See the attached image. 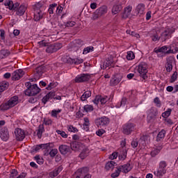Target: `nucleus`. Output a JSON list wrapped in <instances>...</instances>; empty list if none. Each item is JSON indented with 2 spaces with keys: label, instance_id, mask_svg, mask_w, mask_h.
<instances>
[{
  "label": "nucleus",
  "instance_id": "obj_12",
  "mask_svg": "<svg viewBox=\"0 0 178 178\" xmlns=\"http://www.w3.org/2000/svg\"><path fill=\"white\" fill-rule=\"evenodd\" d=\"M90 75L88 74H81L77 75L75 79V83H85L86 81H88L90 80Z\"/></svg>",
  "mask_w": 178,
  "mask_h": 178
},
{
  "label": "nucleus",
  "instance_id": "obj_23",
  "mask_svg": "<svg viewBox=\"0 0 178 178\" xmlns=\"http://www.w3.org/2000/svg\"><path fill=\"white\" fill-rule=\"evenodd\" d=\"M88 155H90V149L88 147H85L81 150L79 158H81V159H86Z\"/></svg>",
  "mask_w": 178,
  "mask_h": 178
},
{
  "label": "nucleus",
  "instance_id": "obj_27",
  "mask_svg": "<svg viewBox=\"0 0 178 178\" xmlns=\"http://www.w3.org/2000/svg\"><path fill=\"white\" fill-rule=\"evenodd\" d=\"M44 131H45L44 124H40L37 130V136L38 138H41L42 137V133H44Z\"/></svg>",
  "mask_w": 178,
  "mask_h": 178
},
{
  "label": "nucleus",
  "instance_id": "obj_56",
  "mask_svg": "<svg viewBox=\"0 0 178 178\" xmlns=\"http://www.w3.org/2000/svg\"><path fill=\"white\" fill-rule=\"evenodd\" d=\"M43 124L46 126H49L50 124H52V120L50 118H44Z\"/></svg>",
  "mask_w": 178,
  "mask_h": 178
},
{
  "label": "nucleus",
  "instance_id": "obj_28",
  "mask_svg": "<svg viewBox=\"0 0 178 178\" xmlns=\"http://www.w3.org/2000/svg\"><path fill=\"white\" fill-rule=\"evenodd\" d=\"M168 49L169 47H168V46H163L158 49L155 48L154 49V52H155L156 54H159V52H162L163 54H165V52H166Z\"/></svg>",
  "mask_w": 178,
  "mask_h": 178
},
{
  "label": "nucleus",
  "instance_id": "obj_40",
  "mask_svg": "<svg viewBox=\"0 0 178 178\" xmlns=\"http://www.w3.org/2000/svg\"><path fill=\"white\" fill-rule=\"evenodd\" d=\"M62 112V110L58 109V110H53L51 112V115L52 118H56V119H58V115Z\"/></svg>",
  "mask_w": 178,
  "mask_h": 178
},
{
  "label": "nucleus",
  "instance_id": "obj_31",
  "mask_svg": "<svg viewBox=\"0 0 178 178\" xmlns=\"http://www.w3.org/2000/svg\"><path fill=\"white\" fill-rule=\"evenodd\" d=\"M122 10V6L120 5H114L112 8V14L113 15H118L119 12Z\"/></svg>",
  "mask_w": 178,
  "mask_h": 178
},
{
  "label": "nucleus",
  "instance_id": "obj_4",
  "mask_svg": "<svg viewBox=\"0 0 178 178\" xmlns=\"http://www.w3.org/2000/svg\"><path fill=\"white\" fill-rule=\"evenodd\" d=\"M106 13H108V7H106V6H102L95 11L92 16V20H97L99 19L101 16L106 15Z\"/></svg>",
  "mask_w": 178,
  "mask_h": 178
},
{
  "label": "nucleus",
  "instance_id": "obj_20",
  "mask_svg": "<svg viewBox=\"0 0 178 178\" xmlns=\"http://www.w3.org/2000/svg\"><path fill=\"white\" fill-rule=\"evenodd\" d=\"M62 170H63V167H62V165H60L56 168L53 171L50 172L49 173V176L51 178L56 177V176H58V175H59V173H60Z\"/></svg>",
  "mask_w": 178,
  "mask_h": 178
},
{
  "label": "nucleus",
  "instance_id": "obj_21",
  "mask_svg": "<svg viewBox=\"0 0 178 178\" xmlns=\"http://www.w3.org/2000/svg\"><path fill=\"white\" fill-rule=\"evenodd\" d=\"M118 169L122 172V173H129L133 168L130 165V163H127L123 165H119Z\"/></svg>",
  "mask_w": 178,
  "mask_h": 178
},
{
  "label": "nucleus",
  "instance_id": "obj_18",
  "mask_svg": "<svg viewBox=\"0 0 178 178\" xmlns=\"http://www.w3.org/2000/svg\"><path fill=\"white\" fill-rule=\"evenodd\" d=\"M44 17V13L42 10H40V9H35L34 10V17L33 19L35 22H40L41 19Z\"/></svg>",
  "mask_w": 178,
  "mask_h": 178
},
{
  "label": "nucleus",
  "instance_id": "obj_22",
  "mask_svg": "<svg viewBox=\"0 0 178 178\" xmlns=\"http://www.w3.org/2000/svg\"><path fill=\"white\" fill-rule=\"evenodd\" d=\"M55 97V92L51 91L49 93H47L42 99V102L43 104H47L50 99H52Z\"/></svg>",
  "mask_w": 178,
  "mask_h": 178
},
{
  "label": "nucleus",
  "instance_id": "obj_64",
  "mask_svg": "<svg viewBox=\"0 0 178 178\" xmlns=\"http://www.w3.org/2000/svg\"><path fill=\"white\" fill-rule=\"evenodd\" d=\"M105 133V130L104 129H99L98 131H96L97 136H99V137H101L102 134Z\"/></svg>",
  "mask_w": 178,
  "mask_h": 178
},
{
  "label": "nucleus",
  "instance_id": "obj_16",
  "mask_svg": "<svg viewBox=\"0 0 178 178\" xmlns=\"http://www.w3.org/2000/svg\"><path fill=\"white\" fill-rule=\"evenodd\" d=\"M108 101H109V97H108L107 96H97L93 100V102L94 104H96V105H98L99 102H101L102 105H105V103L108 102Z\"/></svg>",
  "mask_w": 178,
  "mask_h": 178
},
{
  "label": "nucleus",
  "instance_id": "obj_61",
  "mask_svg": "<svg viewBox=\"0 0 178 178\" xmlns=\"http://www.w3.org/2000/svg\"><path fill=\"white\" fill-rule=\"evenodd\" d=\"M17 177V170H13L10 174V178H16Z\"/></svg>",
  "mask_w": 178,
  "mask_h": 178
},
{
  "label": "nucleus",
  "instance_id": "obj_42",
  "mask_svg": "<svg viewBox=\"0 0 178 178\" xmlns=\"http://www.w3.org/2000/svg\"><path fill=\"white\" fill-rule=\"evenodd\" d=\"M58 6L57 3H52L50 4L49 8V15H54V10H55V8Z\"/></svg>",
  "mask_w": 178,
  "mask_h": 178
},
{
  "label": "nucleus",
  "instance_id": "obj_44",
  "mask_svg": "<svg viewBox=\"0 0 178 178\" xmlns=\"http://www.w3.org/2000/svg\"><path fill=\"white\" fill-rule=\"evenodd\" d=\"M44 5H45V2H44V1H39L35 4L34 10L41 9V8H42Z\"/></svg>",
  "mask_w": 178,
  "mask_h": 178
},
{
  "label": "nucleus",
  "instance_id": "obj_29",
  "mask_svg": "<svg viewBox=\"0 0 178 178\" xmlns=\"http://www.w3.org/2000/svg\"><path fill=\"white\" fill-rule=\"evenodd\" d=\"M90 171V169L88 167H83L77 170L76 172L79 174V177L83 175L87 174Z\"/></svg>",
  "mask_w": 178,
  "mask_h": 178
},
{
  "label": "nucleus",
  "instance_id": "obj_11",
  "mask_svg": "<svg viewBox=\"0 0 178 178\" xmlns=\"http://www.w3.org/2000/svg\"><path fill=\"white\" fill-rule=\"evenodd\" d=\"M95 123L97 127H102V126H106L109 124V118L106 117H102L95 120Z\"/></svg>",
  "mask_w": 178,
  "mask_h": 178
},
{
  "label": "nucleus",
  "instance_id": "obj_14",
  "mask_svg": "<svg viewBox=\"0 0 178 178\" xmlns=\"http://www.w3.org/2000/svg\"><path fill=\"white\" fill-rule=\"evenodd\" d=\"M83 44L84 43L81 41V40H75L71 42V48L73 51H79V49L81 48Z\"/></svg>",
  "mask_w": 178,
  "mask_h": 178
},
{
  "label": "nucleus",
  "instance_id": "obj_6",
  "mask_svg": "<svg viewBox=\"0 0 178 178\" xmlns=\"http://www.w3.org/2000/svg\"><path fill=\"white\" fill-rule=\"evenodd\" d=\"M46 49V52L47 54H54V52H56V51H59L60 48H62V44L61 43H55L52 44H49V43L47 44Z\"/></svg>",
  "mask_w": 178,
  "mask_h": 178
},
{
  "label": "nucleus",
  "instance_id": "obj_32",
  "mask_svg": "<svg viewBox=\"0 0 178 178\" xmlns=\"http://www.w3.org/2000/svg\"><path fill=\"white\" fill-rule=\"evenodd\" d=\"M9 87V83L6 81L0 82V92H3Z\"/></svg>",
  "mask_w": 178,
  "mask_h": 178
},
{
  "label": "nucleus",
  "instance_id": "obj_47",
  "mask_svg": "<svg viewBox=\"0 0 178 178\" xmlns=\"http://www.w3.org/2000/svg\"><path fill=\"white\" fill-rule=\"evenodd\" d=\"M121 172L122 171L120 170L119 167H117L115 172L111 174V177H113V178L119 177Z\"/></svg>",
  "mask_w": 178,
  "mask_h": 178
},
{
  "label": "nucleus",
  "instance_id": "obj_34",
  "mask_svg": "<svg viewBox=\"0 0 178 178\" xmlns=\"http://www.w3.org/2000/svg\"><path fill=\"white\" fill-rule=\"evenodd\" d=\"M132 9L133 7L131 6H128L127 8H125L124 11V16L126 17H129V16L131 15Z\"/></svg>",
  "mask_w": 178,
  "mask_h": 178
},
{
  "label": "nucleus",
  "instance_id": "obj_8",
  "mask_svg": "<svg viewBox=\"0 0 178 178\" xmlns=\"http://www.w3.org/2000/svg\"><path fill=\"white\" fill-rule=\"evenodd\" d=\"M14 134L17 141H23L26 138V133L24 130L20 128H16L14 131Z\"/></svg>",
  "mask_w": 178,
  "mask_h": 178
},
{
  "label": "nucleus",
  "instance_id": "obj_25",
  "mask_svg": "<svg viewBox=\"0 0 178 178\" xmlns=\"http://www.w3.org/2000/svg\"><path fill=\"white\" fill-rule=\"evenodd\" d=\"M5 6H8V9L10 10H16V7L17 6H19V3H15V4L13 3V1H6L5 3H4Z\"/></svg>",
  "mask_w": 178,
  "mask_h": 178
},
{
  "label": "nucleus",
  "instance_id": "obj_58",
  "mask_svg": "<svg viewBox=\"0 0 178 178\" xmlns=\"http://www.w3.org/2000/svg\"><path fill=\"white\" fill-rule=\"evenodd\" d=\"M164 123L166 126H172L173 121L170 118H164Z\"/></svg>",
  "mask_w": 178,
  "mask_h": 178
},
{
  "label": "nucleus",
  "instance_id": "obj_26",
  "mask_svg": "<svg viewBox=\"0 0 178 178\" xmlns=\"http://www.w3.org/2000/svg\"><path fill=\"white\" fill-rule=\"evenodd\" d=\"M150 38H152V40L154 42L159 41L161 40V38L158 35V33L156 31H152L150 33Z\"/></svg>",
  "mask_w": 178,
  "mask_h": 178
},
{
  "label": "nucleus",
  "instance_id": "obj_49",
  "mask_svg": "<svg viewBox=\"0 0 178 178\" xmlns=\"http://www.w3.org/2000/svg\"><path fill=\"white\" fill-rule=\"evenodd\" d=\"M49 155H50L51 158H55L58 154L57 149H52L49 153H47Z\"/></svg>",
  "mask_w": 178,
  "mask_h": 178
},
{
  "label": "nucleus",
  "instance_id": "obj_52",
  "mask_svg": "<svg viewBox=\"0 0 178 178\" xmlns=\"http://www.w3.org/2000/svg\"><path fill=\"white\" fill-rule=\"evenodd\" d=\"M39 48H42L44 47H47L48 42L45 41L44 40L40 41L38 42Z\"/></svg>",
  "mask_w": 178,
  "mask_h": 178
},
{
  "label": "nucleus",
  "instance_id": "obj_36",
  "mask_svg": "<svg viewBox=\"0 0 178 178\" xmlns=\"http://www.w3.org/2000/svg\"><path fill=\"white\" fill-rule=\"evenodd\" d=\"M91 97V91L88 90L86 91L81 97V101H86L88 98H90Z\"/></svg>",
  "mask_w": 178,
  "mask_h": 178
},
{
  "label": "nucleus",
  "instance_id": "obj_30",
  "mask_svg": "<svg viewBox=\"0 0 178 178\" xmlns=\"http://www.w3.org/2000/svg\"><path fill=\"white\" fill-rule=\"evenodd\" d=\"M44 69L45 67L44 66H40L38 67L35 70V73H36V74L40 77V76H42V73H44Z\"/></svg>",
  "mask_w": 178,
  "mask_h": 178
},
{
  "label": "nucleus",
  "instance_id": "obj_41",
  "mask_svg": "<svg viewBox=\"0 0 178 178\" xmlns=\"http://www.w3.org/2000/svg\"><path fill=\"white\" fill-rule=\"evenodd\" d=\"M118 158L120 161H124V159H126V158H127V150L124 149L123 152H122L119 155Z\"/></svg>",
  "mask_w": 178,
  "mask_h": 178
},
{
  "label": "nucleus",
  "instance_id": "obj_39",
  "mask_svg": "<svg viewBox=\"0 0 178 178\" xmlns=\"http://www.w3.org/2000/svg\"><path fill=\"white\" fill-rule=\"evenodd\" d=\"M71 151H79L80 145L77 143H72L70 145Z\"/></svg>",
  "mask_w": 178,
  "mask_h": 178
},
{
  "label": "nucleus",
  "instance_id": "obj_60",
  "mask_svg": "<svg viewBox=\"0 0 178 178\" xmlns=\"http://www.w3.org/2000/svg\"><path fill=\"white\" fill-rule=\"evenodd\" d=\"M56 132L58 133V134H60L63 138H67V134H66L65 131L58 130Z\"/></svg>",
  "mask_w": 178,
  "mask_h": 178
},
{
  "label": "nucleus",
  "instance_id": "obj_63",
  "mask_svg": "<svg viewBox=\"0 0 178 178\" xmlns=\"http://www.w3.org/2000/svg\"><path fill=\"white\" fill-rule=\"evenodd\" d=\"M118 152H113L112 153V154L109 156V159H112V160L116 159V158H118Z\"/></svg>",
  "mask_w": 178,
  "mask_h": 178
},
{
  "label": "nucleus",
  "instance_id": "obj_24",
  "mask_svg": "<svg viewBox=\"0 0 178 178\" xmlns=\"http://www.w3.org/2000/svg\"><path fill=\"white\" fill-rule=\"evenodd\" d=\"M136 10L139 15H144V12H145V4L143 3H139L136 6Z\"/></svg>",
  "mask_w": 178,
  "mask_h": 178
},
{
  "label": "nucleus",
  "instance_id": "obj_10",
  "mask_svg": "<svg viewBox=\"0 0 178 178\" xmlns=\"http://www.w3.org/2000/svg\"><path fill=\"white\" fill-rule=\"evenodd\" d=\"M63 62H65V63H69L70 65H80L84 62V60L80 58H72L70 57H66L64 58Z\"/></svg>",
  "mask_w": 178,
  "mask_h": 178
},
{
  "label": "nucleus",
  "instance_id": "obj_13",
  "mask_svg": "<svg viewBox=\"0 0 178 178\" xmlns=\"http://www.w3.org/2000/svg\"><path fill=\"white\" fill-rule=\"evenodd\" d=\"M23 76H24V72L23 71V70H17L12 74V80L17 81V80H20V79H22Z\"/></svg>",
  "mask_w": 178,
  "mask_h": 178
},
{
  "label": "nucleus",
  "instance_id": "obj_53",
  "mask_svg": "<svg viewBox=\"0 0 178 178\" xmlns=\"http://www.w3.org/2000/svg\"><path fill=\"white\" fill-rule=\"evenodd\" d=\"M119 84V79L116 78H113L110 81V86H113Z\"/></svg>",
  "mask_w": 178,
  "mask_h": 178
},
{
  "label": "nucleus",
  "instance_id": "obj_38",
  "mask_svg": "<svg viewBox=\"0 0 178 178\" xmlns=\"http://www.w3.org/2000/svg\"><path fill=\"white\" fill-rule=\"evenodd\" d=\"M172 113V109L171 108H168L166 111L162 113L161 116L164 119H168V117L170 116V114Z\"/></svg>",
  "mask_w": 178,
  "mask_h": 178
},
{
  "label": "nucleus",
  "instance_id": "obj_43",
  "mask_svg": "<svg viewBox=\"0 0 178 178\" xmlns=\"http://www.w3.org/2000/svg\"><path fill=\"white\" fill-rule=\"evenodd\" d=\"M161 149H162V147H159L157 149H154L151 152V156H156L158 154L161 152Z\"/></svg>",
  "mask_w": 178,
  "mask_h": 178
},
{
  "label": "nucleus",
  "instance_id": "obj_19",
  "mask_svg": "<svg viewBox=\"0 0 178 178\" xmlns=\"http://www.w3.org/2000/svg\"><path fill=\"white\" fill-rule=\"evenodd\" d=\"M58 149L63 155H66L67 154H70V152H72V148L66 145H61Z\"/></svg>",
  "mask_w": 178,
  "mask_h": 178
},
{
  "label": "nucleus",
  "instance_id": "obj_3",
  "mask_svg": "<svg viewBox=\"0 0 178 178\" xmlns=\"http://www.w3.org/2000/svg\"><path fill=\"white\" fill-rule=\"evenodd\" d=\"M168 163L165 161H161L159 163V168L156 171H154V175L156 177H162L164 175H166V168Z\"/></svg>",
  "mask_w": 178,
  "mask_h": 178
},
{
  "label": "nucleus",
  "instance_id": "obj_55",
  "mask_svg": "<svg viewBox=\"0 0 178 178\" xmlns=\"http://www.w3.org/2000/svg\"><path fill=\"white\" fill-rule=\"evenodd\" d=\"M165 68H166L167 72H170V71L173 70V65H172V63L168 62L165 65Z\"/></svg>",
  "mask_w": 178,
  "mask_h": 178
},
{
  "label": "nucleus",
  "instance_id": "obj_7",
  "mask_svg": "<svg viewBox=\"0 0 178 178\" xmlns=\"http://www.w3.org/2000/svg\"><path fill=\"white\" fill-rule=\"evenodd\" d=\"M134 130H136V124L133 123H127L123 126L122 133L126 134V136H130Z\"/></svg>",
  "mask_w": 178,
  "mask_h": 178
},
{
  "label": "nucleus",
  "instance_id": "obj_62",
  "mask_svg": "<svg viewBox=\"0 0 178 178\" xmlns=\"http://www.w3.org/2000/svg\"><path fill=\"white\" fill-rule=\"evenodd\" d=\"M35 159H36V162L38 165H42V163H44V159H41L40 156H36Z\"/></svg>",
  "mask_w": 178,
  "mask_h": 178
},
{
  "label": "nucleus",
  "instance_id": "obj_2",
  "mask_svg": "<svg viewBox=\"0 0 178 178\" xmlns=\"http://www.w3.org/2000/svg\"><path fill=\"white\" fill-rule=\"evenodd\" d=\"M136 70L139 73L140 77L145 80L148 79L147 73H148V65L147 63L142 62L137 67Z\"/></svg>",
  "mask_w": 178,
  "mask_h": 178
},
{
  "label": "nucleus",
  "instance_id": "obj_37",
  "mask_svg": "<svg viewBox=\"0 0 178 178\" xmlns=\"http://www.w3.org/2000/svg\"><path fill=\"white\" fill-rule=\"evenodd\" d=\"M165 134H166V131L162 129L157 135V141H161V138H165Z\"/></svg>",
  "mask_w": 178,
  "mask_h": 178
},
{
  "label": "nucleus",
  "instance_id": "obj_59",
  "mask_svg": "<svg viewBox=\"0 0 178 178\" xmlns=\"http://www.w3.org/2000/svg\"><path fill=\"white\" fill-rule=\"evenodd\" d=\"M168 35H169V32L168 31H165L162 33L161 37L164 41H166L168 40Z\"/></svg>",
  "mask_w": 178,
  "mask_h": 178
},
{
  "label": "nucleus",
  "instance_id": "obj_5",
  "mask_svg": "<svg viewBox=\"0 0 178 178\" xmlns=\"http://www.w3.org/2000/svg\"><path fill=\"white\" fill-rule=\"evenodd\" d=\"M41 90L37 86V84L31 85L30 87L25 91V95L29 97L37 95Z\"/></svg>",
  "mask_w": 178,
  "mask_h": 178
},
{
  "label": "nucleus",
  "instance_id": "obj_54",
  "mask_svg": "<svg viewBox=\"0 0 178 178\" xmlns=\"http://www.w3.org/2000/svg\"><path fill=\"white\" fill-rule=\"evenodd\" d=\"M176 80H177V72L175 71L171 76L170 83H175Z\"/></svg>",
  "mask_w": 178,
  "mask_h": 178
},
{
  "label": "nucleus",
  "instance_id": "obj_17",
  "mask_svg": "<svg viewBox=\"0 0 178 178\" xmlns=\"http://www.w3.org/2000/svg\"><path fill=\"white\" fill-rule=\"evenodd\" d=\"M15 10L17 16H23V15H24V13H26V11L27 10V7L22 4L19 6H17Z\"/></svg>",
  "mask_w": 178,
  "mask_h": 178
},
{
  "label": "nucleus",
  "instance_id": "obj_48",
  "mask_svg": "<svg viewBox=\"0 0 178 178\" xmlns=\"http://www.w3.org/2000/svg\"><path fill=\"white\" fill-rule=\"evenodd\" d=\"M83 109H84V111H86L87 113H88V112H92V111H94V107H93L92 106H91V105L87 104V105H85V106H83Z\"/></svg>",
  "mask_w": 178,
  "mask_h": 178
},
{
  "label": "nucleus",
  "instance_id": "obj_46",
  "mask_svg": "<svg viewBox=\"0 0 178 178\" xmlns=\"http://www.w3.org/2000/svg\"><path fill=\"white\" fill-rule=\"evenodd\" d=\"M92 51H94V47L90 46V47H86L83 49V55H87V54H88L89 52H91Z\"/></svg>",
  "mask_w": 178,
  "mask_h": 178
},
{
  "label": "nucleus",
  "instance_id": "obj_33",
  "mask_svg": "<svg viewBox=\"0 0 178 178\" xmlns=\"http://www.w3.org/2000/svg\"><path fill=\"white\" fill-rule=\"evenodd\" d=\"M43 149H47V154L49 153L51 150H52L54 148V144L53 143H47V144H42Z\"/></svg>",
  "mask_w": 178,
  "mask_h": 178
},
{
  "label": "nucleus",
  "instance_id": "obj_50",
  "mask_svg": "<svg viewBox=\"0 0 178 178\" xmlns=\"http://www.w3.org/2000/svg\"><path fill=\"white\" fill-rule=\"evenodd\" d=\"M67 130H68V131H70L71 133H77L79 131V129L77 128L73 127V125H68Z\"/></svg>",
  "mask_w": 178,
  "mask_h": 178
},
{
  "label": "nucleus",
  "instance_id": "obj_45",
  "mask_svg": "<svg viewBox=\"0 0 178 178\" xmlns=\"http://www.w3.org/2000/svg\"><path fill=\"white\" fill-rule=\"evenodd\" d=\"M136 58V56L134 55V53L133 51H128L127 55V60H133Z\"/></svg>",
  "mask_w": 178,
  "mask_h": 178
},
{
  "label": "nucleus",
  "instance_id": "obj_1",
  "mask_svg": "<svg viewBox=\"0 0 178 178\" xmlns=\"http://www.w3.org/2000/svg\"><path fill=\"white\" fill-rule=\"evenodd\" d=\"M19 104V97L13 96L8 102L0 105V111H8Z\"/></svg>",
  "mask_w": 178,
  "mask_h": 178
},
{
  "label": "nucleus",
  "instance_id": "obj_9",
  "mask_svg": "<svg viewBox=\"0 0 178 178\" xmlns=\"http://www.w3.org/2000/svg\"><path fill=\"white\" fill-rule=\"evenodd\" d=\"M156 116H158V109L155 107H152L147 111V118L148 120L150 122H154L155 119H156Z\"/></svg>",
  "mask_w": 178,
  "mask_h": 178
},
{
  "label": "nucleus",
  "instance_id": "obj_15",
  "mask_svg": "<svg viewBox=\"0 0 178 178\" xmlns=\"http://www.w3.org/2000/svg\"><path fill=\"white\" fill-rule=\"evenodd\" d=\"M0 137L3 141L9 140V131L7 127H3L0 130Z\"/></svg>",
  "mask_w": 178,
  "mask_h": 178
},
{
  "label": "nucleus",
  "instance_id": "obj_35",
  "mask_svg": "<svg viewBox=\"0 0 178 178\" xmlns=\"http://www.w3.org/2000/svg\"><path fill=\"white\" fill-rule=\"evenodd\" d=\"M115 165H116V163L113 161H111L106 163L105 168L106 170H111V169L115 168Z\"/></svg>",
  "mask_w": 178,
  "mask_h": 178
},
{
  "label": "nucleus",
  "instance_id": "obj_57",
  "mask_svg": "<svg viewBox=\"0 0 178 178\" xmlns=\"http://www.w3.org/2000/svg\"><path fill=\"white\" fill-rule=\"evenodd\" d=\"M154 102L156 104V106H157L158 108H161V106H162V103H161V100L159 99V97H156L154 99Z\"/></svg>",
  "mask_w": 178,
  "mask_h": 178
},
{
  "label": "nucleus",
  "instance_id": "obj_51",
  "mask_svg": "<svg viewBox=\"0 0 178 178\" xmlns=\"http://www.w3.org/2000/svg\"><path fill=\"white\" fill-rule=\"evenodd\" d=\"M57 86H58V82H51L47 86L46 88L50 90H52V88H55V87H57Z\"/></svg>",
  "mask_w": 178,
  "mask_h": 178
}]
</instances>
